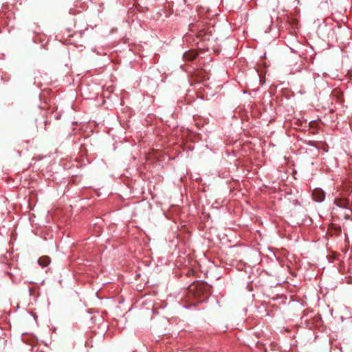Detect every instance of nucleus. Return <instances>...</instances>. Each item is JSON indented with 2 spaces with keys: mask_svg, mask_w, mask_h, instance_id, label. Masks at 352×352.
I'll use <instances>...</instances> for the list:
<instances>
[{
  "mask_svg": "<svg viewBox=\"0 0 352 352\" xmlns=\"http://www.w3.org/2000/svg\"><path fill=\"white\" fill-rule=\"evenodd\" d=\"M313 199L316 202H322L325 198V193L321 189H316L312 193Z\"/></svg>",
  "mask_w": 352,
  "mask_h": 352,
  "instance_id": "1",
  "label": "nucleus"
},
{
  "mask_svg": "<svg viewBox=\"0 0 352 352\" xmlns=\"http://www.w3.org/2000/svg\"><path fill=\"white\" fill-rule=\"evenodd\" d=\"M345 218H346V219H349V215H346V216H345Z\"/></svg>",
  "mask_w": 352,
  "mask_h": 352,
  "instance_id": "4",
  "label": "nucleus"
},
{
  "mask_svg": "<svg viewBox=\"0 0 352 352\" xmlns=\"http://www.w3.org/2000/svg\"><path fill=\"white\" fill-rule=\"evenodd\" d=\"M38 265L42 267H47L50 263V258L49 256H41L38 260Z\"/></svg>",
  "mask_w": 352,
  "mask_h": 352,
  "instance_id": "2",
  "label": "nucleus"
},
{
  "mask_svg": "<svg viewBox=\"0 0 352 352\" xmlns=\"http://www.w3.org/2000/svg\"><path fill=\"white\" fill-rule=\"evenodd\" d=\"M188 56V54H184L185 58H187Z\"/></svg>",
  "mask_w": 352,
  "mask_h": 352,
  "instance_id": "3",
  "label": "nucleus"
}]
</instances>
